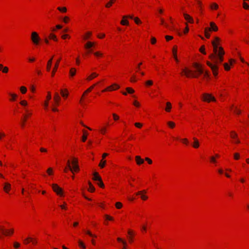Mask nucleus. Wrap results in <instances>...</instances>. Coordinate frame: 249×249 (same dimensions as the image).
Listing matches in <instances>:
<instances>
[{
	"mask_svg": "<svg viewBox=\"0 0 249 249\" xmlns=\"http://www.w3.org/2000/svg\"><path fill=\"white\" fill-rule=\"evenodd\" d=\"M212 44L213 48V53L209 56L211 61H207V64L211 69L213 74L216 76L218 74V65L223 61L225 53L222 47H218L215 41H212Z\"/></svg>",
	"mask_w": 249,
	"mask_h": 249,
	"instance_id": "1",
	"label": "nucleus"
},
{
	"mask_svg": "<svg viewBox=\"0 0 249 249\" xmlns=\"http://www.w3.org/2000/svg\"><path fill=\"white\" fill-rule=\"evenodd\" d=\"M31 40L34 44L38 45L40 40L38 34L36 32H33L31 34Z\"/></svg>",
	"mask_w": 249,
	"mask_h": 249,
	"instance_id": "2",
	"label": "nucleus"
},
{
	"mask_svg": "<svg viewBox=\"0 0 249 249\" xmlns=\"http://www.w3.org/2000/svg\"><path fill=\"white\" fill-rule=\"evenodd\" d=\"M203 100L204 101L210 102L211 101H215V98L211 94L208 93H204L203 94Z\"/></svg>",
	"mask_w": 249,
	"mask_h": 249,
	"instance_id": "3",
	"label": "nucleus"
},
{
	"mask_svg": "<svg viewBox=\"0 0 249 249\" xmlns=\"http://www.w3.org/2000/svg\"><path fill=\"white\" fill-rule=\"evenodd\" d=\"M182 71L184 73V74L187 77H192L195 78L198 77V75L195 74V73L192 72V71L191 70L188 69L187 68L183 69L182 70Z\"/></svg>",
	"mask_w": 249,
	"mask_h": 249,
	"instance_id": "4",
	"label": "nucleus"
},
{
	"mask_svg": "<svg viewBox=\"0 0 249 249\" xmlns=\"http://www.w3.org/2000/svg\"><path fill=\"white\" fill-rule=\"evenodd\" d=\"M52 186L53 191L57 195H59L60 196L62 195V189L59 187L57 184H53Z\"/></svg>",
	"mask_w": 249,
	"mask_h": 249,
	"instance_id": "5",
	"label": "nucleus"
},
{
	"mask_svg": "<svg viewBox=\"0 0 249 249\" xmlns=\"http://www.w3.org/2000/svg\"><path fill=\"white\" fill-rule=\"evenodd\" d=\"M67 166L70 170L73 172V171L77 172L79 170V167L78 165H75L74 166H71V162L69 160L67 162Z\"/></svg>",
	"mask_w": 249,
	"mask_h": 249,
	"instance_id": "6",
	"label": "nucleus"
},
{
	"mask_svg": "<svg viewBox=\"0 0 249 249\" xmlns=\"http://www.w3.org/2000/svg\"><path fill=\"white\" fill-rule=\"evenodd\" d=\"M119 88H120V87L119 85H118L116 84H114L111 86L108 87L106 89H104L102 91L105 92V91H108V90H109V91L113 90H115L116 89H118Z\"/></svg>",
	"mask_w": 249,
	"mask_h": 249,
	"instance_id": "7",
	"label": "nucleus"
},
{
	"mask_svg": "<svg viewBox=\"0 0 249 249\" xmlns=\"http://www.w3.org/2000/svg\"><path fill=\"white\" fill-rule=\"evenodd\" d=\"M210 24V27H208V29H209V30L210 31L216 32L218 31V27L214 22H211Z\"/></svg>",
	"mask_w": 249,
	"mask_h": 249,
	"instance_id": "8",
	"label": "nucleus"
},
{
	"mask_svg": "<svg viewBox=\"0 0 249 249\" xmlns=\"http://www.w3.org/2000/svg\"><path fill=\"white\" fill-rule=\"evenodd\" d=\"M0 231L1 232L5 235H8L13 233L14 230L13 229H11L10 230H6L5 231L3 228H0Z\"/></svg>",
	"mask_w": 249,
	"mask_h": 249,
	"instance_id": "9",
	"label": "nucleus"
},
{
	"mask_svg": "<svg viewBox=\"0 0 249 249\" xmlns=\"http://www.w3.org/2000/svg\"><path fill=\"white\" fill-rule=\"evenodd\" d=\"M194 66L196 68V71L198 72V73L199 74H202L204 73L203 70L202 69L200 65L197 63H195L194 64Z\"/></svg>",
	"mask_w": 249,
	"mask_h": 249,
	"instance_id": "10",
	"label": "nucleus"
},
{
	"mask_svg": "<svg viewBox=\"0 0 249 249\" xmlns=\"http://www.w3.org/2000/svg\"><path fill=\"white\" fill-rule=\"evenodd\" d=\"M60 61V58L58 59L56 61V63L55 64V65H54V67L53 68V70L52 71V76H54L55 72L56 71V70H57V68L58 67V65H59V63Z\"/></svg>",
	"mask_w": 249,
	"mask_h": 249,
	"instance_id": "11",
	"label": "nucleus"
},
{
	"mask_svg": "<svg viewBox=\"0 0 249 249\" xmlns=\"http://www.w3.org/2000/svg\"><path fill=\"white\" fill-rule=\"evenodd\" d=\"M136 161L138 165H141L144 162V160L142 159L140 156H137L135 157Z\"/></svg>",
	"mask_w": 249,
	"mask_h": 249,
	"instance_id": "12",
	"label": "nucleus"
},
{
	"mask_svg": "<svg viewBox=\"0 0 249 249\" xmlns=\"http://www.w3.org/2000/svg\"><path fill=\"white\" fill-rule=\"evenodd\" d=\"M183 16H184V18L186 20H187L188 22H189L190 23H193L194 20H193V18L190 16H189V15L185 14V13H184L183 14Z\"/></svg>",
	"mask_w": 249,
	"mask_h": 249,
	"instance_id": "13",
	"label": "nucleus"
},
{
	"mask_svg": "<svg viewBox=\"0 0 249 249\" xmlns=\"http://www.w3.org/2000/svg\"><path fill=\"white\" fill-rule=\"evenodd\" d=\"M11 189V185L10 183H8V182H6L4 183V187H3V190L4 191L8 193L9 191Z\"/></svg>",
	"mask_w": 249,
	"mask_h": 249,
	"instance_id": "14",
	"label": "nucleus"
},
{
	"mask_svg": "<svg viewBox=\"0 0 249 249\" xmlns=\"http://www.w3.org/2000/svg\"><path fill=\"white\" fill-rule=\"evenodd\" d=\"M194 143L193 144V146L195 148H197L199 146V142L198 140L195 137L193 138Z\"/></svg>",
	"mask_w": 249,
	"mask_h": 249,
	"instance_id": "15",
	"label": "nucleus"
},
{
	"mask_svg": "<svg viewBox=\"0 0 249 249\" xmlns=\"http://www.w3.org/2000/svg\"><path fill=\"white\" fill-rule=\"evenodd\" d=\"M98 74L96 72H92L90 75H89L87 79L89 81L91 80L93 78L98 76Z\"/></svg>",
	"mask_w": 249,
	"mask_h": 249,
	"instance_id": "16",
	"label": "nucleus"
},
{
	"mask_svg": "<svg viewBox=\"0 0 249 249\" xmlns=\"http://www.w3.org/2000/svg\"><path fill=\"white\" fill-rule=\"evenodd\" d=\"M60 93L63 97L66 98L68 96V91L67 89H65L64 90L61 89L60 90Z\"/></svg>",
	"mask_w": 249,
	"mask_h": 249,
	"instance_id": "17",
	"label": "nucleus"
},
{
	"mask_svg": "<svg viewBox=\"0 0 249 249\" xmlns=\"http://www.w3.org/2000/svg\"><path fill=\"white\" fill-rule=\"evenodd\" d=\"M61 98L58 93L56 92L54 96V100L56 104H58Z\"/></svg>",
	"mask_w": 249,
	"mask_h": 249,
	"instance_id": "18",
	"label": "nucleus"
},
{
	"mask_svg": "<svg viewBox=\"0 0 249 249\" xmlns=\"http://www.w3.org/2000/svg\"><path fill=\"white\" fill-rule=\"evenodd\" d=\"M95 43L91 42H88L85 45V47L87 49H89L94 45Z\"/></svg>",
	"mask_w": 249,
	"mask_h": 249,
	"instance_id": "19",
	"label": "nucleus"
},
{
	"mask_svg": "<svg viewBox=\"0 0 249 249\" xmlns=\"http://www.w3.org/2000/svg\"><path fill=\"white\" fill-rule=\"evenodd\" d=\"M93 177L92 178L93 180H94V181H97L98 180H100V178H101L98 173L97 172H94L93 174Z\"/></svg>",
	"mask_w": 249,
	"mask_h": 249,
	"instance_id": "20",
	"label": "nucleus"
},
{
	"mask_svg": "<svg viewBox=\"0 0 249 249\" xmlns=\"http://www.w3.org/2000/svg\"><path fill=\"white\" fill-rule=\"evenodd\" d=\"M53 59V56H52L51 58V59L48 61L47 65V70L48 71H50V70L51 69Z\"/></svg>",
	"mask_w": 249,
	"mask_h": 249,
	"instance_id": "21",
	"label": "nucleus"
},
{
	"mask_svg": "<svg viewBox=\"0 0 249 249\" xmlns=\"http://www.w3.org/2000/svg\"><path fill=\"white\" fill-rule=\"evenodd\" d=\"M173 53L174 56V58L176 61H178V59L177 57V46H174L173 48Z\"/></svg>",
	"mask_w": 249,
	"mask_h": 249,
	"instance_id": "22",
	"label": "nucleus"
},
{
	"mask_svg": "<svg viewBox=\"0 0 249 249\" xmlns=\"http://www.w3.org/2000/svg\"><path fill=\"white\" fill-rule=\"evenodd\" d=\"M209 29H208V27H206L204 29V34H205V36H206V38H209L210 37V33H209V32L210 31L209 30Z\"/></svg>",
	"mask_w": 249,
	"mask_h": 249,
	"instance_id": "23",
	"label": "nucleus"
},
{
	"mask_svg": "<svg viewBox=\"0 0 249 249\" xmlns=\"http://www.w3.org/2000/svg\"><path fill=\"white\" fill-rule=\"evenodd\" d=\"M83 136L82 137V141L84 142L86 141V140L87 139V136L88 135V133L85 130H83Z\"/></svg>",
	"mask_w": 249,
	"mask_h": 249,
	"instance_id": "24",
	"label": "nucleus"
},
{
	"mask_svg": "<svg viewBox=\"0 0 249 249\" xmlns=\"http://www.w3.org/2000/svg\"><path fill=\"white\" fill-rule=\"evenodd\" d=\"M89 188L88 189L89 191L93 192L95 190V188L91 184L90 181H89Z\"/></svg>",
	"mask_w": 249,
	"mask_h": 249,
	"instance_id": "25",
	"label": "nucleus"
},
{
	"mask_svg": "<svg viewBox=\"0 0 249 249\" xmlns=\"http://www.w3.org/2000/svg\"><path fill=\"white\" fill-rule=\"evenodd\" d=\"M117 241H119V242H122V244H123L124 245V248L123 249H125V247L126 246V243L125 241H124L122 238H120V237H118L117 238Z\"/></svg>",
	"mask_w": 249,
	"mask_h": 249,
	"instance_id": "26",
	"label": "nucleus"
},
{
	"mask_svg": "<svg viewBox=\"0 0 249 249\" xmlns=\"http://www.w3.org/2000/svg\"><path fill=\"white\" fill-rule=\"evenodd\" d=\"M76 73V69L75 68H71L70 71V74L71 76L72 77L75 75Z\"/></svg>",
	"mask_w": 249,
	"mask_h": 249,
	"instance_id": "27",
	"label": "nucleus"
},
{
	"mask_svg": "<svg viewBox=\"0 0 249 249\" xmlns=\"http://www.w3.org/2000/svg\"><path fill=\"white\" fill-rule=\"evenodd\" d=\"M167 107L165 108V110L167 112H169L172 107L171 104L170 102L166 103Z\"/></svg>",
	"mask_w": 249,
	"mask_h": 249,
	"instance_id": "28",
	"label": "nucleus"
},
{
	"mask_svg": "<svg viewBox=\"0 0 249 249\" xmlns=\"http://www.w3.org/2000/svg\"><path fill=\"white\" fill-rule=\"evenodd\" d=\"M115 0H110V1L106 4V7L107 8H109L112 6V4Z\"/></svg>",
	"mask_w": 249,
	"mask_h": 249,
	"instance_id": "29",
	"label": "nucleus"
},
{
	"mask_svg": "<svg viewBox=\"0 0 249 249\" xmlns=\"http://www.w3.org/2000/svg\"><path fill=\"white\" fill-rule=\"evenodd\" d=\"M57 9L62 13H66L67 11V8L65 7H58Z\"/></svg>",
	"mask_w": 249,
	"mask_h": 249,
	"instance_id": "30",
	"label": "nucleus"
},
{
	"mask_svg": "<svg viewBox=\"0 0 249 249\" xmlns=\"http://www.w3.org/2000/svg\"><path fill=\"white\" fill-rule=\"evenodd\" d=\"M29 239H30V240H31V241H32L33 244H36V243H37L36 241V240H33L32 239V238H30V237H29V238H27L26 239H25V240H24V242H25V244H27V243H28V242H29L28 241V240H29Z\"/></svg>",
	"mask_w": 249,
	"mask_h": 249,
	"instance_id": "31",
	"label": "nucleus"
},
{
	"mask_svg": "<svg viewBox=\"0 0 249 249\" xmlns=\"http://www.w3.org/2000/svg\"><path fill=\"white\" fill-rule=\"evenodd\" d=\"M97 181V184L101 188L104 187V184L102 181V178H101L100 180H98Z\"/></svg>",
	"mask_w": 249,
	"mask_h": 249,
	"instance_id": "32",
	"label": "nucleus"
},
{
	"mask_svg": "<svg viewBox=\"0 0 249 249\" xmlns=\"http://www.w3.org/2000/svg\"><path fill=\"white\" fill-rule=\"evenodd\" d=\"M95 85H93L91 86L90 87H89V89H88L84 93L83 95H84L86 93L89 92L91 91V90L94 88Z\"/></svg>",
	"mask_w": 249,
	"mask_h": 249,
	"instance_id": "33",
	"label": "nucleus"
},
{
	"mask_svg": "<svg viewBox=\"0 0 249 249\" xmlns=\"http://www.w3.org/2000/svg\"><path fill=\"white\" fill-rule=\"evenodd\" d=\"M106 163V160H102L99 163V166L101 168H103L105 166Z\"/></svg>",
	"mask_w": 249,
	"mask_h": 249,
	"instance_id": "34",
	"label": "nucleus"
},
{
	"mask_svg": "<svg viewBox=\"0 0 249 249\" xmlns=\"http://www.w3.org/2000/svg\"><path fill=\"white\" fill-rule=\"evenodd\" d=\"M49 38L50 39H53V40L57 41V38H56V36L53 34H50Z\"/></svg>",
	"mask_w": 249,
	"mask_h": 249,
	"instance_id": "35",
	"label": "nucleus"
},
{
	"mask_svg": "<svg viewBox=\"0 0 249 249\" xmlns=\"http://www.w3.org/2000/svg\"><path fill=\"white\" fill-rule=\"evenodd\" d=\"M4 73H6L8 72V71H9V69L7 67H6V66H3V68L1 70Z\"/></svg>",
	"mask_w": 249,
	"mask_h": 249,
	"instance_id": "36",
	"label": "nucleus"
},
{
	"mask_svg": "<svg viewBox=\"0 0 249 249\" xmlns=\"http://www.w3.org/2000/svg\"><path fill=\"white\" fill-rule=\"evenodd\" d=\"M121 24H122L123 25H128L129 24V22H128V20H125L124 18H123V20L121 21Z\"/></svg>",
	"mask_w": 249,
	"mask_h": 249,
	"instance_id": "37",
	"label": "nucleus"
},
{
	"mask_svg": "<svg viewBox=\"0 0 249 249\" xmlns=\"http://www.w3.org/2000/svg\"><path fill=\"white\" fill-rule=\"evenodd\" d=\"M218 7V5L215 3H213L211 5V8L212 9H217Z\"/></svg>",
	"mask_w": 249,
	"mask_h": 249,
	"instance_id": "38",
	"label": "nucleus"
},
{
	"mask_svg": "<svg viewBox=\"0 0 249 249\" xmlns=\"http://www.w3.org/2000/svg\"><path fill=\"white\" fill-rule=\"evenodd\" d=\"M20 89L21 93L23 94L25 93L27 91L26 88L24 86L21 87Z\"/></svg>",
	"mask_w": 249,
	"mask_h": 249,
	"instance_id": "39",
	"label": "nucleus"
},
{
	"mask_svg": "<svg viewBox=\"0 0 249 249\" xmlns=\"http://www.w3.org/2000/svg\"><path fill=\"white\" fill-rule=\"evenodd\" d=\"M167 124L171 128H174L175 126V124L173 122H168Z\"/></svg>",
	"mask_w": 249,
	"mask_h": 249,
	"instance_id": "40",
	"label": "nucleus"
},
{
	"mask_svg": "<svg viewBox=\"0 0 249 249\" xmlns=\"http://www.w3.org/2000/svg\"><path fill=\"white\" fill-rule=\"evenodd\" d=\"M233 111L235 113L238 115L240 114L241 112V111L240 109H238L237 107H234Z\"/></svg>",
	"mask_w": 249,
	"mask_h": 249,
	"instance_id": "41",
	"label": "nucleus"
},
{
	"mask_svg": "<svg viewBox=\"0 0 249 249\" xmlns=\"http://www.w3.org/2000/svg\"><path fill=\"white\" fill-rule=\"evenodd\" d=\"M78 243H79V246L81 248H83L84 249H85L86 248L85 245H84V244L81 241H79Z\"/></svg>",
	"mask_w": 249,
	"mask_h": 249,
	"instance_id": "42",
	"label": "nucleus"
},
{
	"mask_svg": "<svg viewBox=\"0 0 249 249\" xmlns=\"http://www.w3.org/2000/svg\"><path fill=\"white\" fill-rule=\"evenodd\" d=\"M71 164L73 166H74L75 165H78V160L76 159H73L72 161L71 162Z\"/></svg>",
	"mask_w": 249,
	"mask_h": 249,
	"instance_id": "43",
	"label": "nucleus"
},
{
	"mask_svg": "<svg viewBox=\"0 0 249 249\" xmlns=\"http://www.w3.org/2000/svg\"><path fill=\"white\" fill-rule=\"evenodd\" d=\"M126 90L127 91V92L129 93H133L134 92V90L130 88H127L126 89Z\"/></svg>",
	"mask_w": 249,
	"mask_h": 249,
	"instance_id": "44",
	"label": "nucleus"
},
{
	"mask_svg": "<svg viewBox=\"0 0 249 249\" xmlns=\"http://www.w3.org/2000/svg\"><path fill=\"white\" fill-rule=\"evenodd\" d=\"M115 206L117 209H120L122 207V204L120 202H118L116 203Z\"/></svg>",
	"mask_w": 249,
	"mask_h": 249,
	"instance_id": "45",
	"label": "nucleus"
},
{
	"mask_svg": "<svg viewBox=\"0 0 249 249\" xmlns=\"http://www.w3.org/2000/svg\"><path fill=\"white\" fill-rule=\"evenodd\" d=\"M20 244L19 243L17 242H15L14 243V247L15 249L18 248L20 247Z\"/></svg>",
	"mask_w": 249,
	"mask_h": 249,
	"instance_id": "46",
	"label": "nucleus"
},
{
	"mask_svg": "<svg viewBox=\"0 0 249 249\" xmlns=\"http://www.w3.org/2000/svg\"><path fill=\"white\" fill-rule=\"evenodd\" d=\"M243 8L245 9H249V5L245 1L243 3Z\"/></svg>",
	"mask_w": 249,
	"mask_h": 249,
	"instance_id": "47",
	"label": "nucleus"
},
{
	"mask_svg": "<svg viewBox=\"0 0 249 249\" xmlns=\"http://www.w3.org/2000/svg\"><path fill=\"white\" fill-rule=\"evenodd\" d=\"M237 135L234 132H231V137L233 139L237 138Z\"/></svg>",
	"mask_w": 249,
	"mask_h": 249,
	"instance_id": "48",
	"label": "nucleus"
},
{
	"mask_svg": "<svg viewBox=\"0 0 249 249\" xmlns=\"http://www.w3.org/2000/svg\"><path fill=\"white\" fill-rule=\"evenodd\" d=\"M234 158L235 160H239L240 158V155L238 153H235L234 154Z\"/></svg>",
	"mask_w": 249,
	"mask_h": 249,
	"instance_id": "49",
	"label": "nucleus"
},
{
	"mask_svg": "<svg viewBox=\"0 0 249 249\" xmlns=\"http://www.w3.org/2000/svg\"><path fill=\"white\" fill-rule=\"evenodd\" d=\"M200 51L203 53V54H206V52L205 51V47L204 46H202L201 47V48H200Z\"/></svg>",
	"mask_w": 249,
	"mask_h": 249,
	"instance_id": "50",
	"label": "nucleus"
},
{
	"mask_svg": "<svg viewBox=\"0 0 249 249\" xmlns=\"http://www.w3.org/2000/svg\"><path fill=\"white\" fill-rule=\"evenodd\" d=\"M134 21H135V23H136V24H140V23H141V20L139 19V18H137V17L135 18H134Z\"/></svg>",
	"mask_w": 249,
	"mask_h": 249,
	"instance_id": "51",
	"label": "nucleus"
},
{
	"mask_svg": "<svg viewBox=\"0 0 249 249\" xmlns=\"http://www.w3.org/2000/svg\"><path fill=\"white\" fill-rule=\"evenodd\" d=\"M224 66L225 70L229 71L230 69V67L227 63L224 64Z\"/></svg>",
	"mask_w": 249,
	"mask_h": 249,
	"instance_id": "52",
	"label": "nucleus"
},
{
	"mask_svg": "<svg viewBox=\"0 0 249 249\" xmlns=\"http://www.w3.org/2000/svg\"><path fill=\"white\" fill-rule=\"evenodd\" d=\"M10 95L12 96V101H14L17 97V95L14 93H10Z\"/></svg>",
	"mask_w": 249,
	"mask_h": 249,
	"instance_id": "53",
	"label": "nucleus"
},
{
	"mask_svg": "<svg viewBox=\"0 0 249 249\" xmlns=\"http://www.w3.org/2000/svg\"><path fill=\"white\" fill-rule=\"evenodd\" d=\"M161 23L162 24L164 25L166 27L170 29H171L170 27H169V26L168 25V24L164 23V20L162 18H161Z\"/></svg>",
	"mask_w": 249,
	"mask_h": 249,
	"instance_id": "54",
	"label": "nucleus"
},
{
	"mask_svg": "<svg viewBox=\"0 0 249 249\" xmlns=\"http://www.w3.org/2000/svg\"><path fill=\"white\" fill-rule=\"evenodd\" d=\"M20 104L21 105H22L23 106H26L27 105V102L25 100L21 101L20 102Z\"/></svg>",
	"mask_w": 249,
	"mask_h": 249,
	"instance_id": "55",
	"label": "nucleus"
},
{
	"mask_svg": "<svg viewBox=\"0 0 249 249\" xmlns=\"http://www.w3.org/2000/svg\"><path fill=\"white\" fill-rule=\"evenodd\" d=\"M112 115H113V119L114 120L116 121V120H119V117L117 115H116L115 113H113Z\"/></svg>",
	"mask_w": 249,
	"mask_h": 249,
	"instance_id": "56",
	"label": "nucleus"
},
{
	"mask_svg": "<svg viewBox=\"0 0 249 249\" xmlns=\"http://www.w3.org/2000/svg\"><path fill=\"white\" fill-rule=\"evenodd\" d=\"M145 84L147 86H151L153 84V82L151 80H148L145 82Z\"/></svg>",
	"mask_w": 249,
	"mask_h": 249,
	"instance_id": "57",
	"label": "nucleus"
},
{
	"mask_svg": "<svg viewBox=\"0 0 249 249\" xmlns=\"http://www.w3.org/2000/svg\"><path fill=\"white\" fill-rule=\"evenodd\" d=\"M47 172L48 173V174L49 175H51L53 173V169L52 168H49L48 169L47 171Z\"/></svg>",
	"mask_w": 249,
	"mask_h": 249,
	"instance_id": "58",
	"label": "nucleus"
},
{
	"mask_svg": "<svg viewBox=\"0 0 249 249\" xmlns=\"http://www.w3.org/2000/svg\"><path fill=\"white\" fill-rule=\"evenodd\" d=\"M133 105L137 107H139L140 106V103L137 101H134L133 102Z\"/></svg>",
	"mask_w": 249,
	"mask_h": 249,
	"instance_id": "59",
	"label": "nucleus"
},
{
	"mask_svg": "<svg viewBox=\"0 0 249 249\" xmlns=\"http://www.w3.org/2000/svg\"><path fill=\"white\" fill-rule=\"evenodd\" d=\"M94 55L96 56H101L103 55V54L102 53H101L100 52H95L94 53Z\"/></svg>",
	"mask_w": 249,
	"mask_h": 249,
	"instance_id": "60",
	"label": "nucleus"
},
{
	"mask_svg": "<svg viewBox=\"0 0 249 249\" xmlns=\"http://www.w3.org/2000/svg\"><path fill=\"white\" fill-rule=\"evenodd\" d=\"M86 233L88 234H89V236H91V237H96V236L95 235H93L89 231H86Z\"/></svg>",
	"mask_w": 249,
	"mask_h": 249,
	"instance_id": "61",
	"label": "nucleus"
},
{
	"mask_svg": "<svg viewBox=\"0 0 249 249\" xmlns=\"http://www.w3.org/2000/svg\"><path fill=\"white\" fill-rule=\"evenodd\" d=\"M135 125L138 128H141L142 126V124L139 123H136Z\"/></svg>",
	"mask_w": 249,
	"mask_h": 249,
	"instance_id": "62",
	"label": "nucleus"
},
{
	"mask_svg": "<svg viewBox=\"0 0 249 249\" xmlns=\"http://www.w3.org/2000/svg\"><path fill=\"white\" fill-rule=\"evenodd\" d=\"M173 36H165V38L167 40V41H169L170 40H171L173 39Z\"/></svg>",
	"mask_w": 249,
	"mask_h": 249,
	"instance_id": "63",
	"label": "nucleus"
},
{
	"mask_svg": "<svg viewBox=\"0 0 249 249\" xmlns=\"http://www.w3.org/2000/svg\"><path fill=\"white\" fill-rule=\"evenodd\" d=\"M141 198H142V200H145L147 199V198H148V197H147V196H146L144 195H142V194L141 195Z\"/></svg>",
	"mask_w": 249,
	"mask_h": 249,
	"instance_id": "64",
	"label": "nucleus"
}]
</instances>
